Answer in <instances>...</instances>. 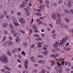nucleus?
I'll return each instance as SVG.
<instances>
[{
  "instance_id": "3c124183",
  "label": "nucleus",
  "mask_w": 73,
  "mask_h": 73,
  "mask_svg": "<svg viewBox=\"0 0 73 73\" xmlns=\"http://www.w3.org/2000/svg\"><path fill=\"white\" fill-rule=\"evenodd\" d=\"M11 32L12 33H15V30H12L11 31Z\"/></svg>"
},
{
  "instance_id": "72a5a7b5",
  "label": "nucleus",
  "mask_w": 73,
  "mask_h": 73,
  "mask_svg": "<svg viewBox=\"0 0 73 73\" xmlns=\"http://www.w3.org/2000/svg\"><path fill=\"white\" fill-rule=\"evenodd\" d=\"M4 16H6L7 15V12L6 11H5L4 12Z\"/></svg>"
},
{
  "instance_id": "20e7f679",
  "label": "nucleus",
  "mask_w": 73,
  "mask_h": 73,
  "mask_svg": "<svg viewBox=\"0 0 73 73\" xmlns=\"http://www.w3.org/2000/svg\"><path fill=\"white\" fill-rule=\"evenodd\" d=\"M22 3L23 4H21L20 5V8H24L26 6V5L27 4H28L27 2H26L25 1H23L22 2Z\"/></svg>"
},
{
  "instance_id": "dca6fc26",
  "label": "nucleus",
  "mask_w": 73,
  "mask_h": 73,
  "mask_svg": "<svg viewBox=\"0 0 73 73\" xmlns=\"http://www.w3.org/2000/svg\"><path fill=\"white\" fill-rule=\"evenodd\" d=\"M3 28H6L8 27V24L6 23H4L3 25Z\"/></svg>"
},
{
  "instance_id": "cd10ccee",
  "label": "nucleus",
  "mask_w": 73,
  "mask_h": 73,
  "mask_svg": "<svg viewBox=\"0 0 73 73\" xmlns=\"http://www.w3.org/2000/svg\"><path fill=\"white\" fill-rule=\"evenodd\" d=\"M36 15H37L38 16H41V13L40 12H38L36 13Z\"/></svg>"
},
{
  "instance_id": "7c9ffc66",
  "label": "nucleus",
  "mask_w": 73,
  "mask_h": 73,
  "mask_svg": "<svg viewBox=\"0 0 73 73\" xmlns=\"http://www.w3.org/2000/svg\"><path fill=\"white\" fill-rule=\"evenodd\" d=\"M53 5L54 7H56L57 5V3L56 2H55L53 3Z\"/></svg>"
},
{
  "instance_id": "a19ab883",
  "label": "nucleus",
  "mask_w": 73,
  "mask_h": 73,
  "mask_svg": "<svg viewBox=\"0 0 73 73\" xmlns=\"http://www.w3.org/2000/svg\"><path fill=\"white\" fill-rule=\"evenodd\" d=\"M13 35L14 36V37H16L17 36V33H14Z\"/></svg>"
},
{
  "instance_id": "6ab92c4d",
  "label": "nucleus",
  "mask_w": 73,
  "mask_h": 73,
  "mask_svg": "<svg viewBox=\"0 0 73 73\" xmlns=\"http://www.w3.org/2000/svg\"><path fill=\"white\" fill-rule=\"evenodd\" d=\"M61 23V20L59 19L56 20L57 24H59Z\"/></svg>"
},
{
  "instance_id": "052dcab7",
  "label": "nucleus",
  "mask_w": 73,
  "mask_h": 73,
  "mask_svg": "<svg viewBox=\"0 0 73 73\" xmlns=\"http://www.w3.org/2000/svg\"><path fill=\"white\" fill-rule=\"evenodd\" d=\"M68 62L66 61L65 62V64L66 65H68Z\"/></svg>"
},
{
  "instance_id": "393cba45",
  "label": "nucleus",
  "mask_w": 73,
  "mask_h": 73,
  "mask_svg": "<svg viewBox=\"0 0 73 73\" xmlns=\"http://www.w3.org/2000/svg\"><path fill=\"white\" fill-rule=\"evenodd\" d=\"M60 61H62V65H63L64 64V59H60Z\"/></svg>"
},
{
  "instance_id": "6e6552de",
  "label": "nucleus",
  "mask_w": 73,
  "mask_h": 73,
  "mask_svg": "<svg viewBox=\"0 0 73 73\" xmlns=\"http://www.w3.org/2000/svg\"><path fill=\"white\" fill-rule=\"evenodd\" d=\"M52 19H53V20H54L57 19V17L56 16V15L54 14H52Z\"/></svg>"
},
{
  "instance_id": "9b49d317",
  "label": "nucleus",
  "mask_w": 73,
  "mask_h": 73,
  "mask_svg": "<svg viewBox=\"0 0 73 73\" xmlns=\"http://www.w3.org/2000/svg\"><path fill=\"white\" fill-rule=\"evenodd\" d=\"M9 27L11 29H14V27L13 26V25L11 23H10L9 24Z\"/></svg>"
},
{
  "instance_id": "0e129e2a",
  "label": "nucleus",
  "mask_w": 73,
  "mask_h": 73,
  "mask_svg": "<svg viewBox=\"0 0 73 73\" xmlns=\"http://www.w3.org/2000/svg\"><path fill=\"white\" fill-rule=\"evenodd\" d=\"M9 39L10 40H12V38L11 36H9Z\"/></svg>"
},
{
  "instance_id": "0eeeda50",
  "label": "nucleus",
  "mask_w": 73,
  "mask_h": 73,
  "mask_svg": "<svg viewBox=\"0 0 73 73\" xmlns=\"http://www.w3.org/2000/svg\"><path fill=\"white\" fill-rule=\"evenodd\" d=\"M19 21L21 23L23 24H24V23H25V20H24V19L22 18H20L19 19Z\"/></svg>"
},
{
  "instance_id": "49530a36",
  "label": "nucleus",
  "mask_w": 73,
  "mask_h": 73,
  "mask_svg": "<svg viewBox=\"0 0 73 73\" xmlns=\"http://www.w3.org/2000/svg\"><path fill=\"white\" fill-rule=\"evenodd\" d=\"M66 72H69V70H70V69L69 68H67L66 69Z\"/></svg>"
},
{
  "instance_id": "8fccbe9b",
  "label": "nucleus",
  "mask_w": 73,
  "mask_h": 73,
  "mask_svg": "<svg viewBox=\"0 0 73 73\" xmlns=\"http://www.w3.org/2000/svg\"><path fill=\"white\" fill-rule=\"evenodd\" d=\"M38 63H43L44 62V61L41 60H40V61L38 62Z\"/></svg>"
},
{
  "instance_id": "473e14b6",
  "label": "nucleus",
  "mask_w": 73,
  "mask_h": 73,
  "mask_svg": "<svg viewBox=\"0 0 73 73\" xmlns=\"http://www.w3.org/2000/svg\"><path fill=\"white\" fill-rule=\"evenodd\" d=\"M5 39H6V36H5L3 40H2V42H4L5 40Z\"/></svg>"
},
{
  "instance_id": "412c9836",
  "label": "nucleus",
  "mask_w": 73,
  "mask_h": 73,
  "mask_svg": "<svg viewBox=\"0 0 73 73\" xmlns=\"http://www.w3.org/2000/svg\"><path fill=\"white\" fill-rule=\"evenodd\" d=\"M65 20L68 23H70V21L69 19L68 18H66L65 19Z\"/></svg>"
},
{
  "instance_id": "338daca9",
  "label": "nucleus",
  "mask_w": 73,
  "mask_h": 73,
  "mask_svg": "<svg viewBox=\"0 0 73 73\" xmlns=\"http://www.w3.org/2000/svg\"><path fill=\"white\" fill-rule=\"evenodd\" d=\"M45 72H46V70H43L42 71V72L43 73H45Z\"/></svg>"
},
{
  "instance_id": "c9c22d12",
  "label": "nucleus",
  "mask_w": 73,
  "mask_h": 73,
  "mask_svg": "<svg viewBox=\"0 0 73 73\" xmlns=\"http://www.w3.org/2000/svg\"><path fill=\"white\" fill-rule=\"evenodd\" d=\"M70 13H72V15H73V10L72 9H71L69 11Z\"/></svg>"
},
{
  "instance_id": "bf43d9fd",
  "label": "nucleus",
  "mask_w": 73,
  "mask_h": 73,
  "mask_svg": "<svg viewBox=\"0 0 73 73\" xmlns=\"http://www.w3.org/2000/svg\"><path fill=\"white\" fill-rule=\"evenodd\" d=\"M1 72H5L6 71L5 70H4V69H1Z\"/></svg>"
},
{
  "instance_id": "4c0bfd02",
  "label": "nucleus",
  "mask_w": 73,
  "mask_h": 73,
  "mask_svg": "<svg viewBox=\"0 0 73 73\" xmlns=\"http://www.w3.org/2000/svg\"><path fill=\"white\" fill-rule=\"evenodd\" d=\"M62 0H59L58 3L59 4H62Z\"/></svg>"
},
{
  "instance_id": "79ce46f5",
  "label": "nucleus",
  "mask_w": 73,
  "mask_h": 73,
  "mask_svg": "<svg viewBox=\"0 0 73 73\" xmlns=\"http://www.w3.org/2000/svg\"><path fill=\"white\" fill-rule=\"evenodd\" d=\"M57 16L58 19H60V15L59 14V13L57 14Z\"/></svg>"
},
{
  "instance_id": "5fc2aeb1",
  "label": "nucleus",
  "mask_w": 73,
  "mask_h": 73,
  "mask_svg": "<svg viewBox=\"0 0 73 73\" xmlns=\"http://www.w3.org/2000/svg\"><path fill=\"white\" fill-rule=\"evenodd\" d=\"M38 57H40V58H43V56L42 55H38Z\"/></svg>"
},
{
  "instance_id": "69168bd1",
  "label": "nucleus",
  "mask_w": 73,
  "mask_h": 73,
  "mask_svg": "<svg viewBox=\"0 0 73 73\" xmlns=\"http://www.w3.org/2000/svg\"><path fill=\"white\" fill-rule=\"evenodd\" d=\"M56 50H55L54 49H52V52H55V51Z\"/></svg>"
},
{
  "instance_id": "680f3d73",
  "label": "nucleus",
  "mask_w": 73,
  "mask_h": 73,
  "mask_svg": "<svg viewBox=\"0 0 73 73\" xmlns=\"http://www.w3.org/2000/svg\"><path fill=\"white\" fill-rule=\"evenodd\" d=\"M17 14L18 15H19V16H20V15H21V13L20 12L17 13Z\"/></svg>"
},
{
  "instance_id": "ea45409f",
  "label": "nucleus",
  "mask_w": 73,
  "mask_h": 73,
  "mask_svg": "<svg viewBox=\"0 0 73 73\" xmlns=\"http://www.w3.org/2000/svg\"><path fill=\"white\" fill-rule=\"evenodd\" d=\"M4 35H8V32L7 31H5L4 33Z\"/></svg>"
},
{
  "instance_id": "e433bc0d",
  "label": "nucleus",
  "mask_w": 73,
  "mask_h": 73,
  "mask_svg": "<svg viewBox=\"0 0 73 73\" xmlns=\"http://www.w3.org/2000/svg\"><path fill=\"white\" fill-rule=\"evenodd\" d=\"M12 53H13L14 54V53H15L16 51H15V50H14V49H13L12 50Z\"/></svg>"
},
{
  "instance_id": "a211bd4d",
  "label": "nucleus",
  "mask_w": 73,
  "mask_h": 73,
  "mask_svg": "<svg viewBox=\"0 0 73 73\" xmlns=\"http://www.w3.org/2000/svg\"><path fill=\"white\" fill-rule=\"evenodd\" d=\"M48 52L46 51H44L43 52H42V54L43 56H46V55L48 54Z\"/></svg>"
},
{
  "instance_id": "a18cd8bd",
  "label": "nucleus",
  "mask_w": 73,
  "mask_h": 73,
  "mask_svg": "<svg viewBox=\"0 0 73 73\" xmlns=\"http://www.w3.org/2000/svg\"><path fill=\"white\" fill-rule=\"evenodd\" d=\"M34 46H35V44H33L31 46V48H34Z\"/></svg>"
},
{
  "instance_id": "aec40b11",
  "label": "nucleus",
  "mask_w": 73,
  "mask_h": 73,
  "mask_svg": "<svg viewBox=\"0 0 73 73\" xmlns=\"http://www.w3.org/2000/svg\"><path fill=\"white\" fill-rule=\"evenodd\" d=\"M68 6L69 8L71 7H72V4H71V2L70 1H69L68 3Z\"/></svg>"
},
{
  "instance_id": "58836bf2",
  "label": "nucleus",
  "mask_w": 73,
  "mask_h": 73,
  "mask_svg": "<svg viewBox=\"0 0 73 73\" xmlns=\"http://www.w3.org/2000/svg\"><path fill=\"white\" fill-rule=\"evenodd\" d=\"M59 68L58 67H57V66H55V70H57L58 69H59Z\"/></svg>"
},
{
  "instance_id": "13d9d810",
  "label": "nucleus",
  "mask_w": 73,
  "mask_h": 73,
  "mask_svg": "<svg viewBox=\"0 0 73 73\" xmlns=\"http://www.w3.org/2000/svg\"><path fill=\"white\" fill-rule=\"evenodd\" d=\"M35 59V58L33 56H32L31 57V60H34Z\"/></svg>"
},
{
  "instance_id": "6e6d98bb",
  "label": "nucleus",
  "mask_w": 73,
  "mask_h": 73,
  "mask_svg": "<svg viewBox=\"0 0 73 73\" xmlns=\"http://www.w3.org/2000/svg\"><path fill=\"white\" fill-rule=\"evenodd\" d=\"M40 20H41L40 19H38L36 20V22H38V23L39 22V21H40Z\"/></svg>"
},
{
  "instance_id": "a878e982",
  "label": "nucleus",
  "mask_w": 73,
  "mask_h": 73,
  "mask_svg": "<svg viewBox=\"0 0 73 73\" xmlns=\"http://www.w3.org/2000/svg\"><path fill=\"white\" fill-rule=\"evenodd\" d=\"M7 43V42H5L4 43H3V46H7L8 44Z\"/></svg>"
},
{
  "instance_id": "5701e85b",
  "label": "nucleus",
  "mask_w": 73,
  "mask_h": 73,
  "mask_svg": "<svg viewBox=\"0 0 73 73\" xmlns=\"http://www.w3.org/2000/svg\"><path fill=\"white\" fill-rule=\"evenodd\" d=\"M45 3L47 5H48V4H50V2L49 1H48V0H46L45 1Z\"/></svg>"
},
{
  "instance_id": "37998d69",
  "label": "nucleus",
  "mask_w": 73,
  "mask_h": 73,
  "mask_svg": "<svg viewBox=\"0 0 73 73\" xmlns=\"http://www.w3.org/2000/svg\"><path fill=\"white\" fill-rule=\"evenodd\" d=\"M22 54H23L24 56H25V53L24 52V51H23L22 52H21Z\"/></svg>"
},
{
  "instance_id": "c03bdc74",
  "label": "nucleus",
  "mask_w": 73,
  "mask_h": 73,
  "mask_svg": "<svg viewBox=\"0 0 73 73\" xmlns=\"http://www.w3.org/2000/svg\"><path fill=\"white\" fill-rule=\"evenodd\" d=\"M67 49H68V46H66L64 48V50H67Z\"/></svg>"
},
{
  "instance_id": "f704fd0d",
  "label": "nucleus",
  "mask_w": 73,
  "mask_h": 73,
  "mask_svg": "<svg viewBox=\"0 0 73 73\" xmlns=\"http://www.w3.org/2000/svg\"><path fill=\"white\" fill-rule=\"evenodd\" d=\"M56 10L57 11H58V12H61V9L60 8H58L56 9Z\"/></svg>"
},
{
  "instance_id": "9d476101",
  "label": "nucleus",
  "mask_w": 73,
  "mask_h": 73,
  "mask_svg": "<svg viewBox=\"0 0 73 73\" xmlns=\"http://www.w3.org/2000/svg\"><path fill=\"white\" fill-rule=\"evenodd\" d=\"M64 11L67 14H70V11L69 10L65 9L64 10Z\"/></svg>"
},
{
  "instance_id": "4468645a",
  "label": "nucleus",
  "mask_w": 73,
  "mask_h": 73,
  "mask_svg": "<svg viewBox=\"0 0 73 73\" xmlns=\"http://www.w3.org/2000/svg\"><path fill=\"white\" fill-rule=\"evenodd\" d=\"M7 54L9 56H12V53L9 51H8L7 52Z\"/></svg>"
},
{
  "instance_id": "ddd939ff",
  "label": "nucleus",
  "mask_w": 73,
  "mask_h": 73,
  "mask_svg": "<svg viewBox=\"0 0 73 73\" xmlns=\"http://www.w3.org/2000/svg\"><path fill=\"white\" fill-rule=\"evenodd\" d=\"M57 73H61L62 72V70L60 68L58 69L57 71Z\"/></svg>"
},
{
  "instance_id": "2f4dec72",
  "label": "nucleus",
  "mask_w": 73,
  "mask_h": 73,
  "mask_svg": "<svg viewBox=\"0 0 73 73\" xmlns=\"http://www.w3.org/2000/svg\"><path fill=\"white\" fill-rule=\"evenodd\" d=\"M42 43H40V42H38V44L37 47H39L40 46V45H42Z\"/></svg>"
},
{
  "instance_id": "864d4df0",
  "label": "nucleus",
  "mask_w": 73,
  "mask_h": 73,
  "mask_svg": "<svg viewBox=\"0 0 73 73\" xmlns=\"http://www.w3.org/2000/svg\"><path fill=\"white\" fill-rule=\"evenodd\" d=\"M18 57L20 59H21V55L19 54L18 55Z\"/></svg>"
},
{
  "instance_id": "4be33fe9",
  "label": "nucleus",
  "mask_w": 73,
  "mask_h": 73,
  "mask_svg": "<svg viewBox=\"0 0 73 73\" xmlns=\"http://www.w3.org/2000/svg\"><path fill=\"white\" fill-rule=\"evenodd\" d=\"M23 46L25 47H27L28 46V44L26 42H23Z\"/></svg>"
},
{
  "instance_id": "423d86ee",
  "label": "nucleus",
  "mask_w": 73,
  "mask_h": 73,
  "mask_svg": "<svg viewBox=\"0 0 73 73\" xmlns=\"http://www.w3.org/2000/svg\"><path fill=\"white\" fill-rule=\"evenodd\" d=\"M33 29H34V31L35 32H38V31L37 30V27L36 26V25H33Z\"/></svg>"
},
{
  "instance_id": "f3484780",
  "label": "nucleus",
  "mask_w": 73,
  "mask_h": 73,
  "mask_svg": "<svg viewBox=\"0 0 73 73\" xmlns=\"http://www.w3.org/2000/svg\"><path fill=\"white\" fill-rule=\"evenodd\" d=\"M7 44L9 46H11L13 44V43L12 41H8L7 42Z\"/></svg>"
},
{
  "instance_id": "c756f323",
  "label": "nucleus",
  "mask_w": 73,
  "mask_h": 73,
  "mask_svg": "<svg viewBox=\"0 0 73 73\" xmlns=\"http://www.w3.org/2000/svg\"><path fill=\"white\" fill-rule=\"evenodd\" d=\"M52 37L53 38L55 39L56 38V34H55L54 35H52Z\"/></svg>"
},
{
  "instance_id": "f03ea898",
  "label": "nucleus",
  "mask_w": 73,
  "mask_h": 73,
  "mask_svg": "<svg viewBox=\"0 0 73 73\" xmlns=\"http://www.w3.org/2000/svg\"><path fill=\"white\" fill-rule=\"evenodd\" d=\"M0 60L2 62L4 63H7L8 62L7 57L5 55H3L0 57Z\"/></svg>"
},
{
  "instance_id": "39448f33",
  "label": "nucleus",
  "mask_w": 73,
  "mask_h": 73,
  "mask_svg": "<svg viewBox=\"0 0 73 73\" xmlns=\"http://www.w3.org/2000/svg\"><path fill=\"white\" fill-rule=\"evenodd\" d=\"M11 19L13 20V23L14 25H17V26H19V24L17 23H16V18L14 17H11Z\"/></svg>"
},
{
  "instance_id": "c85d7f7f",
  "label": "nucleus",
  "mask_w": 73,
  "mask_h": 73,
  "mask_svg": "<svg viewBox=\"0 0 73 73\" xmlns=\"http://www.w3.org/2000/svg\"><path fill=\"white\" fill-rule=\"evenodd\" d=\"M32 72L33 73H37L38 72V71L37 70H32Z\"/></svg>"
},
{
  "instance_id": "bb28decb",
  "label": "nucleus",
  "mask_w": 73,
  "mask_h": 73,
  "mask_svg": "<svg viewBox=\"0 0 73 73\" xmlns=\"http://www.w3.org/2000/svg\"><path fill=\"white\" fill-rule=\"evenodd\" d=\"M50 57H53V58H56V56L54 54H51L50 55Z\"/></svg>"
},
{
  "instance_id": "de8ad7c7",
  "label": "nucleus",
  "mask_w": 73,
  "mask_h": 73,
  "mask_svg": "<svg viewBox=\"0 0 73 73\" xmlns=\"http://www.w3.org/2000/svg\"><path fill=\"white\" fill-rule=\"evenodd\" d=\"M26 15L27 16H29V15H30V13L29 12H27L26 14Z\"/></svg>"
},
{
  "instance_id": "603ef678",
  "label": "nucleus",
  "mask_w": 73,
  "mask_h": 73,
  "mask_svg": "<svg viewBox=\"0 0 73 73\" xmlns=\"http://www.w3.org/2000/svg\"><path fill=\"white\" fill-rule=\"evenodd\" d=\"M20 31L21 32V33H22L23 34H25V31H24L20 30Z\"/></svg>"
},
{
  "instance_id": "09e8293b",
  "label": "nucleus",
  "mask_w": 73,
  "mask_h": 73,
  "mask_svg": "<svg viewBox=\"0 0 73 73\" xmlns=\"http://www.w3.org/2000/svg\"><path fill=\"white\" fill-rule=\"evenodd\" d=\"M43 49H44V50H47V48H46V47L44 46L43 47Z\"/></svg>"
},
{
  "instance_id": "7ed1b4c3",
  "label": "nucleus",
  "mask_w": 73,
  "mask_h": 73,
  "mask_svg": "<svg viewBox=\"0 0 73 73\" xmlns=\"http://www.w3.org/2000/svg\"><path fill=\"white\" fill-rule=\"evenodd\" d=\"M60 44V43L58 42H55L54 43L53 45V47L54 49H56L57 50H58V51H61V50L59 48H58V44Z\"/></svg>"
},
{
  "instance_id": "2eb2a0df",
  "label": "nucleus",
  "mask_w": 73,
  "mask_h": 73,
  "mask_svg": "<svg viewBox=\"0 0 73 73\" xmlns=\"http://www.w3.org/2000/svg\"><path fill=\"white\" fill-rule=\"evenodd\" d=\"M58 67L59 68H60L61 69L62 68V67H61V64L59 63V62H58Z\"/></svg>"
},
{
  "instance_id": "b1692460",
  "label": "nucleus",
  "mask_w": 73,
  "mask_h": 73,
  "mask_svg": "<svg viewBox=\"0 0 73 73\" xmlns=\"http://www.w3.org/2000/svg\"><path fill=\"white\" fill-rule=\"evenodd\" d=\"M4 15L2 14L0 16V19H1V20H2V19H4Z\"/></svg>"
},
{
  "instance_id": "774afa93",
  "label": "nucleus",
  "mask_w": 73,
  "mask_h": 73,
  "mask_svg": "<svg viewBox=\"0 0 73 73\" xmlns=\"http://www.w3.org/2000/svg\"><path fill=\"white\" fill-rule=\"evenodd\" d=\"M64 4L65 6H66V5H67V3H66V2H64Z\"/></svg>"
},
{
  "instance_id": "e2e57ef3",
  "label": "nucleus",
  "mask_w": 73,
  "mask_h": 73,
  "mask_svg": "<svg viewBox=\"0 0 73 73\" xmlns=\"http://www.w3.org/2000/svg\"><path fill=\"white\" fill-rule=\"evenodd\" d=\"M18 68H20L21 67V64L19 65L18 66Z\"/></svg>"
},
{
  "instance_id": "f8f14e48",
  "label": "nucleus",
  "mask_w": 73,
  "mask_h": 73,
  "mask_svg": "<svg viewBox=\"0 0 73 73\" xmlns=\"http://www.w3.org/2000/svg\"><path fill=\"white\" fill-rule=\"evenodd\" d=\"M25 68L26 69H27V68L28 67V61H26L25 62Z\"/></svg>"
},
{
  "instance_id": "f257e3e1",
  "label": "nucleus",
  "mask_w": 73,
  "mask_h": 73,
  "mask_svg": "<svg viewBox=\"0 0 73 73\" xmlns=\"http://www.w3.org/2000/svg\"><path fill=\"white\" fill-rule=\"evenodd\" d=\"M69 40V37L68 36H66L65 38H62V40H60L59 41V43L60 44V47L63 46L65 45V42H66V40Z\"/></svg>"
},
{
  "instance_id": "4d7b16f0",
  "label": "nucleus",
  "mask_w": 73,
  "mask_h": 73,
  "mask_svg": "<svg viewBox=\"0 0 73 73\" xmlns=\"http://www.w3.org/2000/svg\"><path fill=\"white\" fill-rule=\"evenodd\" d=\"M64 28H65V29H68V26H67V25H64Z\"/></svg>"
},
{
  "instance_id": "1a4fd4ad",
  "label": "nucleus",
  "mask_w": 73,
  "mask_h": 73,
  "mask_svg": "<svg viewBox=\"0 0 73 73\" xmlns=\"http://www.w3.org/2000/svg\"><path fill=\"white\" fill-rule=\"evenodd\" d=\"M4 67L5 69H6V70H8V71H10V70H11V68L8 67V66H4Z\"/></svg>"
}]
</instances>
